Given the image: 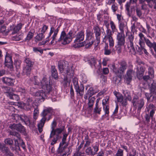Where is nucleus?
<instances>
[{
	"label": "nucleus",
	"mask_w": 156,
	"mask_h": 156,
	"mask_svg": "<svg viewBox=\"0 0 156 156\" xmlns=\"http://www.w3.org/2000/svg\"><path fill=\"white\" fill-rule=\"evenodd\" d=\"M9 128L12 130H16L21 133H24L26 132L25 128L20 123H14L10 125Z\"/></svg>",
	"instance_id": "11"
},
{
	"label": "nucleus",
	"mask_w": 156,
	"mask_h": 156,
	"mask_svg": "<svg viewBox=\"0 0 156 156\" xmlns=\"http://www.w3.org/2000/svg\"><path fill=\"white\" fill-rule=\"evenodd\" d=\"M110 25L112 32H114L116 31L117 30V29L116 28V26L114 22L112 21H110Z\"/></svg>",
	"instance_id": "46"
},
{
	"label": "nucleus",
	"mask_w": 156,
	"mask_h": 156,
	"mask_svg": "<svg viewBox=\"0 0 156 156\" xmlns=\"http://www.w3.org/2000/svg\"><path fill=\"white\" fill-rule=\"evenodd\" d=\"M117 44L123 46L124 45L125 41L124 34L118 33L117 35Z\"/></svg>",
	"instance_id": "17"
},
{
	"label": "nucleus",
	"mask_w": 156,
	"mask_h": 156,
	"mask_svg": "<svg viewBox=\"0 0 156 156\" xmlns=\"http://www.w3.org/2000/svg\"><path fill=\"white\" fill-rule=\"evenodd\" d=\"M75 88L77 93L79 94L80 96L82 97L84 93V87L83 85L81 84L80 86H79Z\"/></svg>",
	"instance_id": "26"
},
{
	"label": "nucleus",
	"mask_w": 156,
	"mask_h": 156,
	"mask_svg": "<svg viewBox=\"0 0 156 156\" xmlns=\"http://www.w3.org/2000/svg\"><path fill=\"white\" fill-rule=\"evenodd\" d=\"M147 69L148 75H145L142 76L143 80L146 81L150 80L154 78V72L153 67L149 66Z\"/></svg>",
	"instance_id": "8"
},
{
	"label": "nucleus",
	"mask_w": 156,
	"mask_h": 156,
	"mask_svg": "<svg viewBox=\"0 0 156 156\" xmlns=\"http://www.w3.org/2000/svg\"><path fill=\"white\" fill-rule=\"evenodd\" d=\"M132 103L133 106L136 108H137V111L139 113L144 104V101L143 99H139L137 98H133Z\"/></svg>",
	"instance_id": "4"
},
{
	"label": "nucleus",
	"mask_w": 156,
	"mask_h": 156,
	"mask_svg": "<svg viewBox=\"0 0 156 156\" xmlns=\"http://www.w3.org/2000/svg\"><path fill=\"white\" fill-rule=\"evenodd\" d=\"M118 8L117 4H113L111 6V9L114 12H115L118 9Z\"/></svg>",
	"instance_id": "58"
},
{
	"label": "nucleus",
	"mask_w": 156,
	"mask_h": 156,
	"mask_svg": "<svg viewBox=\"0 0 156 156\" xmlns=\"http://www.w3.org/2000/svg\"><path fill=\"white\" fill-rule=\"evenodd\" d=\"M123 150L119 149L116 154V156H123Z\"/></svg>",
	"instance_id": "62"
},
{
	"label": "nucleus",
	"mask_w": 156,
	"mask_h": 156,
	"mask_svg": "<svg viewBox=\"0 0 156 156\" xmlns=\"http://www.w3.org/2000/svg\"><path fill=\"white\" fill-rule=\"evenodd\" d=\"M122 46H123V45H121L118 44H117L115 46V48H116L115 50L117 51V52L118 54H120L122 50Z\"/></svg>",
	"instance_id": "55"
},
{
	"label": "nucleus",
	"mask_w": 156,
	"mask_h": 156,
	"mask_svg": "<svg viewBox=\"0 0 156 156\" xmlns=\"http://www.w3.org/2000/svg\"><path fill=\"white\" fill-rule=\"evenodd\" d=\"M25 63H26V66L32 67L33 65V62L29 58H26L25 60Z\"/></svg>",
	"instance_id": "39"
},
{
	"label": "nucleus",
	"mask_w": 156,
	"mask_h": 156,
	"mask_svg": "<svg viewBox=\"0 0 156 156\" xmlns=\"http://www.w3.org/2000/svg\"><path fill=\"white\" fill-rule=\"evenodd\" d=\"M57 33L54 32L52 38L53 40H55V42H61L64 45L69 43L72 40L73 36V32L70 31L67 34L64 31H62L61 34L59 38L56 37Z\"/></svg>",
	"instance_id": "1"
},
{
	"label": "nucleus",
	"mask_w": 156,
	"mask_h": 156,
	"mask_svg": "<svg viewBox=\"0 0 156 156\" xmlns=\"http://www.w3.org/2000/svg\"><path fill=\"white\" fill-rule=\"evenodd\" d=\"M136 73L133 68V66L130 65L129 66V69L126 72V83L127 84H129L132 79V77L135 75Z\"/></svg>",
	"instance_id": "5"
},
{
	"label": "nucleus",
	"mask_w": 156,
	"mask_h": 156,
	"mask_svg": "<svg viewBox=\"0 0 156 156\" xmlns=\"http://www.w3.org/2000/svg\"><path fill=\"white\" fill-rule=\"evenodd\" d=\"M108 44L105 43L104 48V54L105 55H109L111 53V50L108 49Z\"/></svg>",
	"instance_id": "35"
},
{
	"label": "nucleus",
	"mask_w": 156,
	"mask_h": 156,
	"mask_svg": "<svg viewBox=\"0 0 156 156\" xmlns=\"http://www.w3.org/2000/svg\"><path fill=\"white\" fill-rule=\"evenodd\" d=\"M5 65L6 66L12 70L13 68L12 57L8 53H6L5 56Z\"/></svg>",
	"instance_id": "12"
},
{
	"label": "nucleus",
	"mask_w": 156,
	"mask_h": 156,
	"mask_svg": "<svg viewBox=\"0 0 156 156\" xmlns=\"http://www.w3.org/2000/svg\"><path fill=\"white\" fill-rule=\"evenodd\" d=\"M87 61L91 67L93 66H95L97 63L96 59L93 56L91 57L88 58Z\"/></svg>",
	"instance_id": "30"
},
{
	"label": "nucleus",
	"mask_w": 156,
	"mask_h": 156,
	"mask_svg": "<svg viewBox=\"0 0 156 156\" xmlns=\"http://www.w3.org/2000/svg\"><path fill=\"white\" fill-rule=\"evenodd\" d=\"M140 37L139 40V44H144V41L146 39L144 35L141 32L140 33L138 34Z\"/></svg>",
	"instance_id": "32"
},
{
	"label": "nucleus",
	"mask_w": 156,
	"mask_h": 156,
	"mask_svg": "<svg viewBox=\"0 0 156 156\" xmlns=\"http://www.w3.org/2000/svg\"><path fill=\"white\" fill-rule=\"evenodd\" d=\"M86 153L88 155H94V153L93 152V150L90 147H88L85 150Z\"/></svg>",
	"instance_id": "44"
},
{
	"label": "nucleus",
	"mask_w": 156,
	"mask_h": 156,
	"mask_svg": "<svg viewBox=\"0 0 156 156\" xmlns=\"http://www.w3.org/2000/svg\"><path fill=\"white\" fill-rule=\"evenodd\" d=\"M136 69L137 70L136 73L137 77L138 78H140V77H141L143 76L144 73L146 70V68L145 66H141L139 69L137 67Z\"/></svg>",
	"instance_id": "20"
},
{
	"label": "nucleus",
	"mask_w": 156,
	"mask_h": 156,
	"mask_svg": "<svg viewBox=\"0 0 156 156\" xmlns=\"http://www.w3.org/2000/svg\"><path fill=\"white\" fill-rule=\"evenodd\" d=\"M103 106V110L105 112V114L108 116L109 114V105H104Z\"/></svg>",
	"instance_id": "48"
},
{
	"label": "nucleus",
	"mask_w": 156,
	"mask_h": 156,
	"mask_svg": "<svg viewBox=\"0 0 156 156\" xmlns=\"http://www.w3.org/2000/svg\"><path fill=\"white\" fill-rule=\"evenodd\" d=\"M12 118L16 120V122H18V120H21V115H19L17 114H13L12 115Z\"/></svg>",
	"instance_id": "42"
},
{
	"label": "nucleus",
	"mask_w": 156,
	"mask_h": 156,
	"mask_svg": "<svg viewBox=\"0 0 156 156\" xmlns=\"http://www.w3.org/2000/svg\"><path fill=\"white\" fill-rule=\"evenodd\" d=\"M94 32L95 34L96 37V43L98 45L100 42L101 30L98 26L94 27L93 28Z\"/></svg>",
	"instance_id": "13"
},
{
	"label": "nucleus",
	"mask_w": 156,
	"mask_h": 156,
	"mask_svg": "<svg viewBox=\"0 0 156 156\" xmlns=\"http://www.w3.org/2000/svg\"><path fill=\"white\" fill-rule=\"evenodd\" d=\"M34 35V34L33 33L31 32H29L26 37V40L28 41L30 40L32 38Z\"/></svg>",
	"instance_id": "57"
},
{
	"label": "nucleus",
	"mask_w": 156,
	"mask_h": 156,
	"mask_svg": "<svg viewBox=\"0 0 156 156\" xmlns=\"http://www.w3.org/2000/svg\"><path fill=\"white\" fill-rule=\"evenodd\" d=\"M149 90L151 93H156V84L155 83H152L149 87Z\"/></svg>",
	"instance_id": "41"
},
{
	"label": "nucleus",
	"mask_w": 156,
	"mask_h": 156,
	"mask_svg": "<svg viewBox=\"0 0 156 156\" xmlns=\"http://www.w3.org/2000/svg\"><path fill=\"white\" fill-rule=\"evenodd\" d=\"M93 35V33L90 31H87V40H90L92 38Z\"/></svg>",
	"instance_id": "56"
},
{
	"label": "nucleus",
	"mask_w": 156,
	"mask_h": 156,
	"mask_svg": "<svg viewBox=\"0 0 156 156\" xmlns=\"http://www.w3.org/2000/svg\"><path fill=\"white\" fill-rule=\"evenodd\" d=\"M35 94V96L38 97L40 99H44L46 96L45 93L42 90L36 92Z\"/></svg>",
	"instance_id": "29"
},
{
	"label": "nucleus",
	"mask_w": 156,
	"mask_h": 156,
	"mask_svg": "<svg viewBox=\"0 0 156 156\" xmlns=\"http://www.w3.org/2000/svg\"><path fill=\"white\" fill-rule=\"evenodd\" d=\"M21 63V61H15L14 62V64L16 69H18L20 68Z\"/></svg>",
	"instance_id": "61"
},
{
	"label": "nucleus",
	"mask_w": 156,
	"mask_h": 156,
	"mask_svg": "<svg viewBox=\"0 0 156 156\" xmlns=\"http://www.w3.org/2000/svg\"><path fill=\"white\" fill-rule=\"evenodd\" d=\"M152 48L154 49L155 52V53H154L153 50L152 49H151V53H152V55L154 56V57L156 59V43L155 44H154V46H153Z\"/></svg>",
	"instance_id": "59"
},
{
	"label": "nucleus",
	"mask_w": 156,
	"mask_h": 156,
	"mask_svg": "<svg viewBox=\"0 0 156 156\" xmlns=\"http://www.w3.org/2000/svg\"><path fill=\"white\" fill-rule=\"evenodd\" d=\"M10 134L12 136H14L16 137L19 139H20V134L17 132L13 131H10Z\"/></svg>",
	"instance_id": "47"
},
{
	"label": "nucleus",
	"mask_w": 156,
	"mask_h": 156,
	"mask_svg": "<svg viewBox=\"0 0 156 156\" xmlns=\"http://www.w3.org/2000/svg\"><path fill=\"white\" fill-rule=\"evenodd\" d=\"M0 150L2 153L7 156H13L14 154L12 153L8 147H6L5 144L0 143Z\"/></svg>",
	"instance_id": "16"
},
{
	"label": "nucleus",
	"mask_w": 156,
	"mask_h": 156,
	"mask_svg": "<svg viewBox=\"0 0 156 156\" xmlns=\"http://www.w3.org/2000/svg\"><path fill=\"white\" fill-rule=\"evenodd\" d=\"M119 65L120 66L119 69L118 70L114 69V71L116 74L121 76L127 69V62L124 61L121 62Z\"/></svg>",
	"instance_id": "7"
},
{
	"label": "nucleus",
	"mask_w": 156,
	"mask_h": 156,
	"mask_svg": "<svg viewBox=\"0 0 156 156\" xmlns=\"http://www.w3.org/2000/svg\"><path fill=\"white\" fill-rule=\"evenodd\" d=\"M56 125V120L54 119L52 122L51 125V128L52 129V130H54L55 129V128Z\"/></svg>",
	"instance_id": "63"
},
{
	"label": "nucleus",
	"mask_w": 156,
	"mask_h": 156,
	"mask_svg": "<svg viewBox=\"0 0 156 156\" xmlns=\"http://www.w3.org/2000/svg\"><path fill=\"white\" fill-rule=\"evenodd\" d=\"M34 108V112L33 118L35 120L37 118L38 116L39 112V109L38 106L37 105H35V106L33 107Z\"/></svg>",
	"instance_id": "33"
},
{
	"label": "nucleus",
	"mask_w": 156,
	"mask_h": 156,
	"mask_svg": "<svg viewBox=\"0 0 156 156\" xmlns=\"http://www.w3.org/2000/svg\"><path fill=\"white\" fill-rule=\"evenodd\" d=\"M146 44L151 49L152 48L153 46L156 43L155 42H154L153 43H152L151 41L147 38L146 39H145V40L144 41Z\"/></svg>",
	"instance_id": "40"
},
{
	"label": "nucleus",
	"mask_w": 156,
	"mask_h": 156,
	"mask_svg": "<svg viewBox=\"0 0 156 156\" xmlns=\"http://www.w3.org/2000/svg\"><path fill=\"white\" fill-rule=\"evenodd\" d=\"M95 93L93 88L90 87L87 92V93L84 96V98L85 99H87L88 98H90Z\"/></svg>",
	"instance_id": "27"
},
{
	"label": "nucleus",
	"mask_w": 156,
	"mask_h": 156,
	"mask_svg": "<svg viewBox=\"0 0 156 156\" xmlns=\"http://www.w3.org/2000/svg\"><path fill=\"white\" fill-rule=\"evenodd\" d=\"M41 85L42 88L46 92L50 93L52 90L51 84L50 82L48 83V80L45 78H43L41 81Z\"/></svg>",
	"instance_id": "6"
},
{
	"label": "nucleus",
	"mask_w": 156,
	"mask_h": 156,
	"mask_svg": "<svg viewBox=\"0 0 156 156\" xmlns=\"http://www.w3.org/2000/svg\"><path fill=\"white\" fill-rule=\"evenodd\" d=\"M23 38V36L22 35H16L13 36L12 37V40L16 41H19L21 40H22Z\"/></svg>",
	"instance_id": "52"
},
{
	"label": "nucleus",
	"mask_w": 156,
	"mask_h": 156,
	"mask_svg": "<svg viewBox=\"0 0 156 156\" xmlns=\"http://www.w3.org/2000/svg\"><path fill=\"white\" fill-rule=\"evenodd\" d=\"M76 39L74 42H80L83 41L84 38V32L82 31H80L78 32L76 35Z\"/></svg>",
	"instance_id": "22"
},
{
	"label": "nucleus",
	"mask_w": 156,
	"mask_h": 156,
	"mask_svg": "<svg viewBox=\"0 0 156 156\" xmlns=\"http://www.w3.org/2000/svg\"><path fill=\"white\" fill-rule=\"evenodd\" d=\"M106 35L105 36L104 38H106L108 40L109 45L110 47H112L114 45V41L112 36V32L110 29L106 30Z\"/></svg>",
	"instance_id": "15"
},
{
	"label": "nucleus",
	"mask_w": 156,
	"mask_h": 156,
	"mask_svg": "<svg viewBox=\"0 0 156 156\" xmlns=\"http://www.w3.org/2000/svg\"><path fill=\"white\" fill-rule=\"evenodd\" d=\"M2 81L4 83L9 86L13 85L15 82L14 79L7 77L2 78Z\"/></svg>",
	"instance_id": "21"
},
{
	"label": "nucleus",
	"mask_w": 156,
	"mask_h": 156,
	"mask_svg": "<svg viewBox=\"0 0 156 156\" xmlns=\"http://www.w3.org/2000/svg\"><path fill=\"white\" fill-rule=\"evenodd\" d=\"M31 67H28V66H26L23 69V72L24 74L26 75L27 76H28L30 74L31 71Z\"/></svg>",
	"instance_id": "34"
},
{
	"label": "nucleus",
	"mask_w": 156,
	"mask_h": 156,
	"mask_svg": "<svg viewBox=\"0 0 156 156\" xmlns=\"http://www.w3.org/2000/svg\"><path fill=\"white\" fill-rule=\"evenodd\" d=\"M7 96L11 99L12 100L15 101H17L19 100V97L18 95L12 93L7 92L6 93Z\"/></svg>",
	"instance_id": "25"
},
{
	"label": "nucleus",
	"mask_w": 156,
	"mask_h": 156,
	"mask_svg": "<svg viewBox=\"0 0 156 156\" xmlns=\"http://www.w3.org/2000/svg\"><path fill=\"white\" fill-rule=\"evenodd\" d=\"M72 81L75 88L79 86L78 84V80L77 78L76 77L73 78Z\"/></svg>",
	"instance_id": "49"
},
{
	"label": "nucleus",
	"mask_w": 156,
	"mask_h": 156,
	"mask_svg": "<svg viewBox=\"0 0 156 156\" xmlns=\"http://www.w3.org/2000/svg\"><path fill=\"white\" fill-rule=\"evenodd\" d=\"M65 127L64 126H62L60 128H57L54 130H52L51 132L50 138H52L53 136L55 135L57 137L61 138V136L60 135L62 133L64 132Z\"/></svg>",
	"instance_id": "10"
},
{
	"label": "nucleus",
	"mask_w": 156,
	"mask_h": 156,
	"mask_svg": "<svg viewBox=\"0 0 156 156\" xmlns=\"http://www.w3.org/2000/svg\"><path fill=\"white\" fill-rule=\"evenodd\" d=\"M109 96H106L102 102V104L103 106L104 105H108L109 104Z\"/></svg>",
	"instance_id": "43"
},
{
	"label": "nucleus",
	"mask_w": 156,
	"mask_h": 156,
	"mask_svg": "<svg viewBox=\"0 0 156 156\" xmlns=\"http://www.w3.org/2000/svg\"><path fill=\"white\" fill-rule=\"evenodd\" d=\"M52 76L55 79L58 78V74L56 69L55 66H52L51 68Z\"/></svg>",
	"instance_id": "28"
},
{
	"label": "nucleus",
	"mask_w": 156,
	"mask_h": 156,
	"mask_svg": "<svg viewBox=\"0 0 156 156\" xmlns=\"http://www.w3.org/2000/svg\"><path fill=\"white\" fill-rule=\"evenodd\" d=\"M53 112V109L51 108L44 110L41 113V115L43 117L42 119H44L45 122L47 120H49L51 118Z\"/></svg>",
	"instance_id": "9"
},
{
	"label": "nucleus",
	"mask_w": 156,
	"mask_h": 156,
	"mask_svg": "<svg viewBox=\"0 0 156 156\" xmlns=\"http://www.w3.org/2000/svg\"><path fill=\"white\" fill-rule=\"evenodd\" d=\"M130 156H137L136 155V151L134 149H133L132 152L129 154Z\"/></svg>",
	"instance_id": "64"
},
{
	"label": "nucleus",
	"mask_w": 156,
	"mask_h": 156,
	"mask_svg": "<svg viewBox=\"0 0 156 156\" xmlns=\"http://www.w3.org/2000/svg\"><path fill=\"white\" fill-rule=\"evenodd\" d=\"M140 45V47L138 46V48H136L137 51L140 53V54H142L143 53V50L144 48V44H139Z\"/></svg>",
	"instance_id": "50"
},
{
	"label": "nucleus",
	"mask_w": 156,
	"mask_h": 156,
	"mask_svg": "<svg viewBox=\"0 0 156 156\" xmlns=\"http://www.w3.org/2000/svg\"><path fill=\"white\" fill-rule=\"evenodd\" d=\"M4 142L5 144L11 145L13 144V141L12 139L10 138H7L4 140Z\"/></svg>",
	"instance_id": "45"
},
{
	"label": "nucleus",
	"mask_w": 156,
	"mask_h": 156,
	"mask_svg": "<svg viewBox=\"0 0 156 156\" xmlns=\"http://www.w3.org/2000/svg\"><path fill=\"white\" fill-rule=\"evenodd\" d=\"M21 120L26 125L29 126L32 125V123L31 121L30 117L29 116H27L25 114L21 115Z\"/></svg>",
	"instance_id": "19"
},
{
	"label": "nucleus",
	"mask_w": 156,
	"mask_h": 156,
	"mask_svg": "<svg viewBox=\"0 0 156 156\" xmlns=\"http://www.w3.org/2000/svg\"><path fill=\"white\" fill-rule=\"evenodd\" d=\"M89 101L88 103L89 107L90 108H92L93 106L94 103L95 99L94 97H92L91 98H88Z\"/></svg>",
	"instance_id": "38"
},
{
	"label": "nucleus",
	"mask_w": 156,
	"mask_h": 156,
	"mask_svg": "<svg viewBox=\"0 0 156 156\" xmlns=\"http://www.w3.org/2000/svg\"><path fill=\"white\" fill-rule=\"evenodd\" d=\"M22 24L21 23L18 24L17 26L12 25L10 27V30L12 31V34L17 33L22 28Z\"/></svg>",
	"instance_id": "23"
},
{
	"label": "nucleus",
	"mask_w": 156,
	"mask_h": 156,
	"mask_svg": "<svg viewBox=\"0 0 156 156\" xmlns=\"http://www.w3.org/2000/svg\"><path fill=\"white\" fill-rule=\"evenodd\" d=\"M115 95L117 98L118 101L120 102H122L123 99V96L121 95H120L119 93H115Z\"/></svg>",
	"instance_id": "53"
},
{
	"label": "nucleus",
	"mask_w": 156,
	"mask_h": 156,
	"mask_svg": "<svg viewBox=\"0 0 156 156\" xmlns=\"http://www.w3.org/2000/svg\"><path fill=\"white\" fill-rule=\"evenodd\" d=\"M93 43L94 41H92L91 42H89V43L87 42V44H86L85 42L84 41V42H83L81 43H80L79 45H78V47L83 46L84 45V44H85L86 47L88 48L91 46Z\"/></svg>",
	"instance_id": "36"
},
{
	"label": "nucleus",
	"mask_w": 156,
	"mask_h": 156,
	"mask_svg": "<svg viewBox=\"0 0 156 156\" xmlns=\"http://www.w3.org/2000/svg\"><path fill=\"white\" fill-rule=\"evenodd\" d=\"M43 34H44L41 32V33L37 34L36 37V39L38 41L42 40L44 37V36Z\"/></svg>",
	"instance_id": "51"
},
{
	"label": "nucleus",
	"mask_w": 156,
	"mask_h": 156,
	"mask_svg": "<svg viewBox=\"0 0 156 156\" xmlns=\"http://www.w3.org/2000/svg\"><path fill=\"white\" fill-rule=\"evenodd\" d=\"M45 119H41L40 121V122L38 124V129L39 132L41 133L43 130V127L45 123Z\"/></svg>",
	"instance_id": "31"
},
{
	"label": "nucleus",
	"mask_w": 156,
	"mask_h": 156,
	"mask_svg": "<svg viewBox=\"0 0 156 156\" xmlns=\"http://www.w3.org/2000/svg\"><path fill=\"white\" fill-rule=\"evenodd\" d=\"M58 66L60 71L61 73H64L67 75V77L69 76H73V72L69 67V64L66 61H61L58 62Z\"/></svg>",
	"instance_id": "2"
},
{
	"label": "nucleus",
	"mask_w": 156,
	"mask_h": 156,
	"mask_svg": "<svg viewBox=\"0 0 156 156\" xmlns=\"http://www.w3.org/2000/svg\"><path fill=\"white\" fill-rule=\"evenodd\" d=\"M119 28L121 32H118L119 33H122L124 34V30H128V27L127 26V23L125 21L123 22H120L119 23Z\"/></svg>",
	"instance_id": "18"
},
{
	"label": "nucleus",
	"mask_w": 156,
	"mask_h": 156,
	"mask_svg": "<svg viewBox=\"0 0 156 156\" xmlns=\"http://www.w3.org/2000/svg\"><path fill=\"white\" fill-rule=\"evenodd\" d=\"M93 149V152L94 154V155L97 153V152L99 150V145L97 144L92 146Z\"/></svg>",
	"instance_id": "54"
},
{
	"label": "nucleus",
	"mask_w": 156,
	"mask_h": 156,
	"mask_svg": "<svg viewBox=\"0 0 156 156\" xmlns=\"http://www.w3.org/2000/svg\"><path fill=\"white\" fill-rule=\"evenodd\" d=\"M24 105V107L26 110L28 111L30 110L32 107L33 108L35 105H36L31 98H28L27 99L26 102Z\"/></svg>",
	"instance_id": "14"
},
{
	"label": "nucleus",
	"mask_w": 156,
	"mask_h": 156,
	"mask_svg": "<svg viewBox=\"0 0 156 156\" xmlns=\"http://www.w3.org/2000/svg\"><path fill=\"white\" fill-rule=\"evenodd\" d=\"M16 91L20 92V94L23 95H24L26 93V90L23 88L19 87H16Z\"/></svg>",
	"instance_id": "37"
},
{
	"label": "nucleus",
	"mask_w": 156,
	"mask_h": 156,
	"mask_svg": "<svg viewBox=\"0 0 156 156\" xmlns=\"http://www.w3.org/2000/svg\"><path fill=\"white\" fill-rule=\"evenodd\" d=\"M134 38V36L133 34H131L129 35L127 46L129 50V53L132 55H135L136 54V51L133 45Z\"/></svg>",
	"instance_id": "3"
},
{
	"label": "nucleus",
	"mask_w": 156,
	"mask_h": 156,
	"mask_svg": "<svg viewBox=\"0 0 156 156\" xmlns=\"http://www.w3.org/2000/svg\"><path fill=\"white\" fill-rule=\"evenodd\" d=\"M156 108L154 105L152 104H150L147 108V111L148 112L151 110L150 111V116L152 118L153 117L154 114L155 112Z\"/></svg>",
	"instance_id": "24"
},
{
	"label": "nucleus",
	"mask_w": 156,
	"mask_h": 156,
	"mask_svg": "<svg viewBox=\"0 0 156 156\" xmlns=\"http://www.w3.org/2000/svg\"><path fill=\"white\" fill-rule=\"evenodd\" d=\"M136 11L137 16L139 17L140 18L142 15V12L141 10L137 8H136Z\"/></svg>",
	"instance_id": "60"
}]
</instances>
